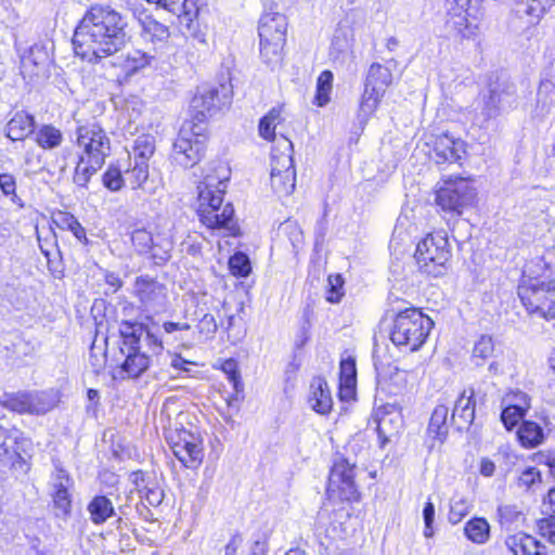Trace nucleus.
Returning a JSON list of instances; mask_svg holds the SVG:
<instances>
[{
	"label": "nucleus",
	"mask_w": 555,
	"mask_h": 555,
	"mask_svg": "<svg viewBox=\"0 0 555 555\" xmlns=\"http://www.w3.org/2000/svg\"><path fill=\"white\" fill-rule=\"evenodd\" d=\"M126 27V20L115 9L92 5L74 33L75 53L88 62L116 53L127 41Z\"/></svg>",
	"instance_id": "f257e3e1"
},
{
	"label": "nucleus",
	"mask_w": 555,
	"mask_h": 555,
	"mask_svg": "<svg viewBox=\"0 0 555 555\" xmlns=\"http://www.w3.org/2000/svg\"><path fill=\"white\" fill-rule=\"evenodd\" d=\"M190 418V413L180 410L172 400H166L159 415L164 437L172 453L184 467L194 469L204 460V444L201 431Z\"/></svg>",
	"instance_id": "f03ea898"
},
{
	"label": "nucleus",
	"mask_w": 555,
	"mask_h": 555,
	"mask_svg": "<svg viewBox=\"0 0 555 555\" xmlns=\"http://www.w3.org/2000/svg\"><path fill=\"white\" fill-rule=\"evenodd\" d=\"M215 173H206L198 189V215L203 224L209 229L233 231L235 228L232 204L223 203V193L230 179V169L219 163L214 167Z\"/></svg>",
	"instance_id": "7ed1b4c3"
},
{
	"label": "nucleus",
	"mask_w": 555,
	"mask_h": 555,
	"mask_svg": "<svg viewBox=\"0 0 555 555\" xmlns=\"http://www.w3.org/2000/svg\"><path fill=\"white\" fill-rule=\"evenodd\" d=\"M76 147L77 162L73 179L78 186L85 188L105 164L111 152V140L100 125L89 124L77 129Z\"/></svg>",
	"instance_id": "20e7f679"
},
{
	"label": "nucleus",
	"mask_w": 555,
	"mask_h": 555,
	"mask_svg": "<svg viewBox=\"0 0 555 555\" xmlns=\"http://www.w3.org/2000/svg\"><path fill=\"white\" fill-rule=\"evenodd\" d=\"M518 285V296L531 315L551 320L555 318V285L551 280L531 276V264H527Z\"/></svg>",
	"instance_id": "39448f33"
},
{
	"label": "nucleus",
	"mask_w": 555,
	"mask_h": 555,
	"mask_svg": "<svg viewBox=\"0 0 555 555\" xmlns=\"http://www.w3.org/2000/svg\"><path fill=\"white\" fill-rule=\"evenodd\" d=\"M397 72L398 62L393 59L387 60L384 64L373 63L370 66L358 111L361 125L366 124L376 112L386 90L392 85Z\"/></svg>",
	"instance_id": "423d86ee"
},
{
	"label": "nucleus",
	"mask_w": 555,
	"mask_h": 555,
	"mask_svg": "<svg viewBox=\"0 0 555 555\" xmlns=\"http://www.w3.org/2000/svg\"><path fill=\"white\" fill-rule=\"evenodd\" d=\"M433 324L431 319L418 309H406L397 314L390 332V339L405 351H415L424 344Z\"/></svg>",
	"instance_id": "0eeeda50"
},
{
	"label": "nucleus",
	"mask_w": 555,
	"mask_h": 555,
	"mask_svg": "<svg viewBox=\"0 0 555 555\" xmlns=\"http://www.w3.org/2000/svg\"><path fill=\"white\" fill-rule=\"evenodd\" d=\"M452 256L451 246L443 231L427 234L415 250L420 269L435 276L443 274Z\"/></svg>",
	"instance_id": "6e6552de"
},
{
	"label": "nucleus",
	"mask_w": 555,
	"mask_h": 555,
	"mask_svg": "<svg viewBox=\"0 0 555 555\" xmlns=\"http://www.w3.org/2000/svg\"><path fill=\"white\" fill-rule=\"evenodd\" d=\"M203 125L185 121L172 146V159L182 168L196 165L204 153L206 137Z\"/></svg>",
	"instance_id": "1a4fd4ad"
},
{
	"label": "nucleus",
	"mask_w": 555,
	"mask_h": 555,
	"mask_svg": "<svg viewBox=\"0 0 555 555\" xmlns=\"http://www.w3.org/2000/svg\"><path fill=\"white\" fill-rule=\"evenodd\" d=\"M476 190L464 178L446 181L436 193L437 205L448 214L461 216L464 209L474 205Z\"/></svg>",
	"instance_id": "9d476101"
},
{
	"label": "nucleus",
	"mask_w": 555,
	"mask_h": 555,
	"mask_svg": "<svg viewBox=\"0 0 555 555\" xmlns=\"http://www.w3.org/2000/svg\"><path fill=\"white\" fill-rule=\"evenodd\" d=\"M231 90L227 85L219 87L203 86L191 101V109L196 124L202 125L208 116H212L230 102Z\"/></svg>",
	"instance_id": "9b49d317"
},
{
	"label": "nucleus",
	"mask_w": 555,
	"mask_h": 555,
	"mask_svg": "<svg viewBox=\"0 0 555 555\" xmlns=\"http://www.w3.org/2000/svg\"><path fill=\"white\" fill-rule=\"evenodd\" d=\"M356 464L349 460L335 461L328 477L327 493L341 501H358L360 493L354 482Z\"/></svg>",
	"instance_id": "f8f14e48"
},
{
	"label": "nucleus",
	"mask_w": 555,
	"mask_h": 555,
	"mask_svg": "<svg viewBox=\"0 0 555 555\" xmlns=\"http://www.w3.org/2000/svg\"><path fill=\"white\" fill-rule=\"evenodd\" d=\"M426 145L429 157L438 165L455 163L466 154V143L449 133L430 135Z\"/></svg>",
	"instance_id": "ddd939ff"
},
{
	"label": "nucleus",
	"mask_w": 555,
	"mask_h": 555,
	"mask_svg": "<svg viewBox=\"0 0 555 555\" xmlns=\"http://www.w3.org/2000/svg\"><path fill=\"white\" fill-rule=\"evenodd\" d=\"M470 3L466 0L447 1L446 25L460 38H472L476 35V17L470 13Z\"/></svg>",
	"instance_id": "4468645a"
},
{
	"label": "nucleus",
	"mask_w": 555,
	"mask_h": 555,
	"mask_svg": "<svg viewBox=\"0 0 555 555\" xmlns=\"http://www.w3.org/2000/svg\"><path fill=\"white\" fill-rule=\"evenodd\" d=\"M30 449L31 441L22 433L0 431V465L22 467L25 464L24 455H27Z\"/></svg>",
	"instance_id": "2eb2a0df"
},
{
	"label": "nucleus",
	"mask_w": 555,
	"mask_h": 555,
	"mask_svg": "<svg viewBox=\"0 0 555 555\" xmlns=\"http://www.w3.org/2000/svg\"><path fill=\"white\" fill-rule=\"evenodd\" d=\"M134 294L146 310L158 311L166 305V287L147 276H140L135 280Z\"/></svg>",
	"instance_id": "dca6fc26"
},
{
	"label": "nucleus",
	"mask_w": 555,
	"mask_h": 555,
	"mask_svg": "<svg viewBox=\"0 0 555 555\" xmlns=\"http://www.w3.org/2000/svg\"><path fill=\"white\" fill-rule=\"evenodd\" d=\"M0 403L14 412L41 414L50 410L51 405L41 396L31 392L4 393Z\"/></svg>",
	"instance_id": "f3484780"
},
{
	"label": "nucleus",
	"mask_w": 555,
	"mask_h": 555,
	"mask_svg": "<svg viewBox=\"0 0 555 555\" xmlns=\"http://www.w3.org/2000/svg\"><path fill=\"white\" fill-rule=\"evenodd\" d=\"M293 143L286 137L275 139L271 154V172L296 176L293 159Z\"/></svg>",
	"instance_id": "a211bd4d"
},
{
	"label": "nucleus",
	"mask_w": 555,
	"mask_h": 555,
	"mask_svg": "<svg viewBox=\"0 0 555 555\" xmlns=\"http://www.w3.org/2000/svg\"><path fill=\"white\" fill-rule=\"evenodd\" d=\"M287 22L281 13H264L259 21V40L285 41Z\"/></svg>",
	"instance_id": "6ab92c4d"
},
{
	"label": "nucleus",
	"mask_w": 555,
	"mask_h": 555,
	"mask_svg": "<svg viewBox=\"0 0 555 555\" xmlns=\"http://www.w3.org/2000/svg\"><path fill=\"white\" fill-rule=\"evenodd\" d=\"M390 408L392 411H386V406L384 409L379 408L376 411V429L382 447L385 446L386 442L390 441L391 437L397 435L402 427L400 413L396 411L395 405H390Z\"/></svg>",
	"instance_id": "aec40b11"
},
{
	"label": "nucleus",
	"mask_w": 555,
	"mask_h": 555,
	"mask_svg": "<svg viewBox=\"0 0 555 555\" xmlns=\"http://www.w3.org/2000/svg\"><path fill=\"white\" fill-rule=\"evenodd\" d=\"M505 545L514 555H547L545 545L524 532L507 537Z\"/></svg>",
	"instance_id": "412c9836"
},
{
	"label": "nucleus",
	"mask_w": 555,
	"mask_h": 555,
	"mask_svg": "<svg viewBox=\"0 0 555 555\" xmlns=\"http://www.w3.org/2000/svg\"><path fill=\"white\" fill-rule=\"evenodd\" d=\"M48 53L42 46L34 44L21 55V73L26 78L38 75L48 62Z\"/></svg>",
	"instance_id": "4be33fe9"
},
{
	"label": "nucleus",
	"mask_w": 555,
	"mask_h": 555,
	"mask_svg": "<svg viewBox=\"0 0 555 555\" xmlns=\"http://www.w3.org/2000/svg\"><path fill=\"white\" fill-rule=\"evenodd\" d=\"M139 24L142 38L154 46H163L170 36L168 27L151 15L143 14L139 16Z\"/></svg>",
	"instance_id": "5701e85b"
},
{
	"label": "nucleus",
	"mask_w": 555,
	"mask_h": 555,
	"mask_svg": "<svg viewBox=\"0 0 555 555\" xmlns=\"http://www.w3.org/2000/svg\"><path fill=\"white\" fill-rule=\"evenodd\" d=\"M554 4L555 0H517L515 13L520 18L529 17L538 24Z\"/></svg>",
	"instance_id": "b1692460"
},
{
	"label": "nucleus",
	"mask_w": 555,
	"mask_h": 555,
	"mask_svg": "<svg viewBox=\"0 0 555 555\" xmlns=\"http://www.w3.org/2000/svg\"><path fill=\"white\" fill-rule=\"evenodd\" d=\"M473 390H464L454 404L452 421L459 428L469 426L475 418V404L473 402Z\"/></svg>",
	"instance_id": "393cba45"
},
{
	"label": "nucleus",
	"mask_w": 555,
	"mask_h": 555,
	"mask_svg": "<svg viewBox=\"0 0 555 555\" xmlns=\"http://www.w3.org/2000/svg\"><path fill=\"white\" fill-rule=\"evenodd\" d=\"M35 120L31 115L21 111L7 124V137L13 141L23 140L34 132Z\"/></svg>",
	"instance_id": "a878e982"
},
{
	"label": "nucleus",
	"mask_w": 555,
	"mask_h": 555,
	"mask_svg": "<svg viewBox=\"0 0 555 555\" xmlns=\"http://www.w3.org/2000/svg\"><path fill=\"white\" fill-rule=\"evenodd\" d=\"M145 333V325L135 322H122L120 325V335L124 339V346L127 351L135 352L141 349V340Z\"/></svg>",
	"instance_id": "bb28decb"
},
{
	"label": "nucleus",
	"mask_w": 555,
	"mask_h": 555,
	"mask_svg": "<svg viewBox=\"0 0 555 555\" xmlns=\"http://www.w3.org/2000/svg\"><path fill=\"white\" fill-rule=\"evenodd\" d=\"M327 386L328 384H317L315 387L313 385L311 386L308 401L311 409L319 414H327L333 406L332 395Z\"/></svg>",
	"instance_id": "cd10ccee"
},
{
	"label": "nucleus",
	"mask_w": 555,
	"mask_h": 555,
	"mask_svg": "<svg viewBox=\"0 0 555 555\" xmlns=\"http://www.w3.org/2000/svg\"><path fill=\"white\" fill-rule=\"evenodd\" d=\"M448 414L449 408L444 404H439L435 408L429 421L428 434L440 442H442L448 435Z\"/></svg>",
	"instance_id": "c85d7f7f"
},
{
	"label": "nucleus",
	"mask_w": 555,
	"mask_h": 555,
	"mask_svg": "<svg viewBox=\"0 0 555 555\" xmlns=\"http://www.w3.org/2000/svg\"><path fill=\"white\" fill-rule=\"evenodd\" d=\"M88 512L93 524H104L114 515V506L109 499L104 495H96L88 505Z\"/></svg>",
	"instance_id": "c756f323"
},
{
	"label": "nucleus",
	"mask_w": 555,
	"mask_h": 555,
	"mask_svg": "<svg viewBox=\"0 0 555 555\" xmlns=\"http://www.w3.org/2000/svg\"><path fill=\"white\" fill-rule=\"evenodd\" d=\"M37 144L44 150L59 147L63 142V134L60 129L52 125L41 126L35 133Z\"/></svg>",
	"instance_id": "7c9ffc66"
},
{
	"label": "nucleus",
	"mask_w": 555,
	"mask_h": 555,
	"mask_svg": "<svg viewBox=\"0 0 555 555\" xmlns=\"http://www.w3.org/2000/svg\"><path fill=\"white\" fill-rule=\"evenodd\" d=\"M465 535L476 544H483L489 540L490 526L485 518H474L464 527Z\"/></svg>",
	"instance_id": "2f4dec72"
},
{
	"label": "nucleus",
	"mask_w": 555,
	"mask_h": 555,
	"mask_svg": "<svg viewBox=\"0 0 555 555\" xmlns=\"http://www.w3.org/2000/svg\"><path fill=\"white\" fill-rule=\"evenodd\" d=\"M149 358L144 353L127 351L122 371L127 374L128 378H138L149 367Z\"/></svg>",
	"instance_id": "473e14b6"
},
{
	"label": "nucleus",
	"mask_w": 555,
	"mask_h": 555,
	"mask_svg": "<svg viewBox=\"0 0 555 555\" xmlns=\"http://www.w3.org/2000/svg\"><path fill=\"white\" fill-rule=\"evenodd\" d=\"M517 434L522 446L528 448L537 447L543 440L542 428L533 422H524Z\"/></svg>",
	"instance_id": "72a5a7b5"
},
{
	"label": "nucleus",
	"mask_w": 555,
	"mask_h": 555,
	"mask_svg": "<svg viewBox=\"0 0 555 555\" xmlns=\"http://www.w3.org/2000/svg\"><path fill=\"white\" fill-rule=\"evenodd\" d=\"M285 41L282 40H260V55L262 60L271 66L278 65L282 60V50Z\"/></svg>",
	"instance_id": "f704fd0d"
},
{
	"label": "nucleus",
	"mask_w": 555,
	"mask_h": 555,
	"mask_svg": "<svg viewBox=\"0 0 555 555\" xmlns=\"http://www.w3.org/2000/svg\"><path fill=\"white\" fill-rule=\"evenodd\" d=\"M333 74L330 70H323L317 80V93L314 103L322 107L325 106L331 100V93L333 88Z\"/></svg>",
	"instance_id": "c9c22d12"
},
{
	"label": "nucleus",
	"mask_w": 555,
	"mask_h": 555,
	"mask_svg": "<svg viewBox=\"0 0 555 555\" xmlns=\"http://www.w3.org/2000/svg\"><path fill=\"white\" fill-rule=\"evenodd\" d=\"M132 150L134 162L147 164L155 152V140L149 134L140 135L135 139Z\"/></svg>",
	"instance_id": "e433bc0d"
},
{
	"label": "nucleus",
	"mask_w": 555,
	"mask_h": 555,
	"mask_svg": "<svg viewBox=\"0 0 555 555\" xmlns=\"http://www.w3.org/2000/svg\"><path fill=\"white\" fill-rule=\"evenodd\" d=\"M216 390L228 406H237L244 399V384H218Z\"/></svg>",
	"instance_id": "4c0bfd02"
},
{
	"label": "nucleus",
	"mask_w": 555,
	"mask_h": 555,
	"mask_svg": "<svg viewBox=\"0 0 555 555\" xmlns=\"http://www.w3.org/2000/svg\"><path fill=\"white\" fill-rule=\"evenodd\" d=\"M53 221L57 227L70 231L77 240L87 241L83 227L73 215L59 212L53 217Z\"/></svg>",
	"instance_id": "58836bf2"
},
{
	"label": "nucleus",
	"mask_w": 555,
	"mask_h": 555,
	"mask_svg": "<svg viewBox=\"0 0 555 555\" xmlns=\"http://www.w3.org/2000/svg\"><path fill=\"white\" fill-rule=\"evenodd\" d=\"M295 181L296 176L291 173L271 172V188L279 197L291 195L295 189Z\"/></svg>",
	"instance_id": "ea45409f"
},
{
	"label": "nucleus",
	"mask_w": 555,
	"mask_h": 555,
	"mask_svg": "<svg viewBox=\"0 0 555 555\" xmlns=\"http://www.w3.org/2000/svg\"><path fill=\"white\" fill-rule=\"evenodd\" d=\"M154 59V54L142 52L141 50H134L127 55L124 68L128 74H133L139 69L149 66Z\"/></svg>",
	"instance_id": "a19ab883"
},
{
	"label": "nucleus",
	"mask_w": 555,
	"mask_h": 555,
	"mask_svg": "<svg viewBox=\"0 0 555 555\" xmlns=\"http://www.w3.org/2000/svg\"><path fill=\"white\" fill-rule=\"evenodd\" d=\"M147 178L149 165L140 163L139 160L134 162V165L125 171L126 183L133 190L142 186Z\"/></svg>",
	"instance_id": "79ce46f5"
},
{
	"label": "nucleus",
	"mask_w": 555,
	"mask_h": 555,
	"mask_svg": "<svg viewBox=\"0 0 555 555\" xmlns=\"http://www.w3.org/2000/svg\"><path fill=\"white\" fill-rule=\"evenodd\" d=\"M541 482L540 472L534 467H528L518 475L516 486L522 491H535Z\"/></svg>",
	"instance_id": "37998d69"
},
{
	"label": "nucleus",
	"mask_w": 555,
	"mask_h": 555,
	"mask_svg": "<svg viewBox=\"0 0 555 555\" xmlns=\"http://www.w3.org/2000/svg\"><path fill=\"white\" fill-rule=\"evenodd\" d=\"M281 120V112L278 108H272L266 116L260 119L259 134L266 140L275 139L274 130Z\"/></svg>",
	"instance_id": "c03bdc74"
},
{
	"label": "nucleus",
	"mask_w": 555,
	"mask_h": 555,
	"mask_svg": "<svg viewBox=\"0 0 555 555\" xmlns=\"http://www.w3.org/2000/svg\"><path fill=\"white\" fill-rule=\"evenodd\" d=\"M503 102V93L496 89H490L489 94L485 98L482 115L485 120L496 117L501 112Z\"/></svg>",
	"instance_id": "a18cd8bd"
},
{
	"label": "nucleus",
	"mask_w": 555,
	"mask_h": 555,
	"mask_svg": "<svg viewBox=\"0 0 555 555\" xmlns=\"http://www.w3.org/2000/svg\"><path fill=\"white\" fill-rule=\"evenodd\" d=\"M494 341L491 336L482 335L480 338L475 343V346L473 348V359L474 360H486L493 356L494 353Z\"/></svg>",
	"instance_id": "49530a36"
},
{
	"label": "nucleus",
	"mask_w": 555,
	"mask_h": 555,
	"mask_svg": "<svg viewBox=\"0 0 555 555\" xmlns=\"http://www.w3.org/2000/svg\"><path fill=\"white\" fill-rule=\"evenodd\" d=\"M132 245L139 254H146L153 248L154 238L145 229H137L131 234Z\"/></svg>",
	"instance_id": "de8ad7c7"
},
{
	"label": "nucleus",
	"mask_w": 555,
	"mask_h": 555,
	"mask_svg": "<svg viewBox=\"0 0 555 555\" xmlns=\"http://www.w3.org/2000/svg\"><path fill=\"white\" fill-rule=\"evenodd\" d=\"M172 241L170 238H162L153 243V248L149 251L157 264L166 262L170 258L172 249Z\"/></svg>",
	"instance_id": "09e8293b"
},
{
	"label": "nucleus",
	"mask_w": 555,
	"mask_h": 555,
	"mask_svg": "<svg viewBox=\"0 0 555 555\" xmlns=\"http://www.w3.org/2000/svg\"><path fill=\"white\" fill-rule=\"evenodd\" d=\"M524 400L526 401V397L524 396ZM526 406L520 405H512L505 408L501 414V420L506 427V429L511 430L518 424V422L522 418L524 410L528 406L525 402Z\"/></svg>",
	"instance_id": "8fccbe9b"
},
{
	"label": "nucleus",
	"mask_w": 555,
	"mask_h": 555,
	"mask_svg": "<svg viewBox=\"0 0 555 555\" xmlns=\"http://www.w3.org/2000/svg\"><path fill=\"white\" fill-rule=\"evenodd\" d=\"M103 184L111 191H119L126 183L125 173L116 167H108L102 177Z\"/></svg>",
	"instance_id": "3c124183"
},
{
	"label": "nucleus",
	"mask_w": 555,
	"mask_h": 555,
	"mask_svg": "<svg viewBox=\"0 0 555 555\" xmlns=\"http://www.w3.org/2000/svg\"><path fill=\"white\" fill-rule=\"evenodd\" d=\"M229 267L234 275L247 276L251 270L248 257L243 253L234 254L229 260Z\"/></svg>",
	"instance_id": "603ef678"
},
{
	"label": "nucleus",
	"mask_w": 555,
	"mask_h": 555,
	"mask_svg": "<svg viewBox=\"0 0 555 555\" xmlns=\"http://www.w3.org/2000/svg\"><path fill=\"white\" fill-rule=\"evenodd\" d=\"M339 382H357L356 360L351 356L340 361Z\"/></svg>",
	"instance_id": "864d4df0"
},
{
	"label": "nucleus",
	"mask_w": 555,
	"mask_h": 555,
	"mask_svg": "<svg viewBox=\"0 0 555 555\" xmlns=\"http://www.w3.org/2000/svg\"><path fill=\"white\" fill-rule=\"evenodd\" d=\"M51 485L53 491L68 490L72 487L73 482L67 472L64 470L59 465H55V470L51 476Z\"/></svg>",
	"instance_id": "5fc2aeb1"
},
{
	"label": "nucleus",
	"mask_w": 555,
	"mask_h": 555,
	"mask_svg": "<svg viewBox=\"0 0 555 555\" xmlns=\"http://www.w3.org/2000/svg\"><path fill=\"white\" fill-rule=\"evenodd\" d=\"M171 366L179 371L177 375H173L172 378H196L194 374H191V367L195 366V363L189 362L181 358L180 356H176L171 361Z\"/></svg>",
	"instance_id": "6e6d98bb"
},
{
	"label": "nucleus",
	"mask_w": 555,
	"mask_h": 555,
	"mask_svg": "<svg viewBox=\"0 0 555 555\" xmlns=\"http://www.w3.org/2000/svg\"><path fill=\"white\" fill-rule=\"evenodd\" d=\"M328 293H327V301L330 302H338L343 296V278L340 275H330L328 276Z\"/></svg>",
	"instance_id": "4d7b16f0"
},
{
	"label": "nucleus",
	"mask_w": 555,
	"mask_h": 555,
	"mask_svg": "<svg viewBox=\"0 0 555 555\" xmlns=\"http://www.w3.org/2000/svg\"><path fill=\"white\" fill-rule=\"evenodd\" d=\"M539 531L543 538L555 545V517L551 516L539 521Z\"/></svg>",
	"instance_id": "13d9d810"
},
{
	"label": "nucleus",
	"mask_w": 555,
	"mask_h": 555,
	"mask_svg": "<svg viewBox=\"0 0 555 555\" xmlns=\"http://www.w3.org/2000/svg\"><path fill=\"white\" fill-rule=\"evenodd\" d=\"M54 504L64 515L69 512L72 501L68 490H56L52 493Z\"/></svg>",
	"instance_id": "bf43d9fd"
},
{
	"label": "nucleus",
	"mask_w": 555,
	"mask_h": 555,
	"mask_svg": "<svg viewBox=\"0 0 555 555\" xmlns=\"http://www.w3.org/2000/svg\"><path fill=\"white\" fill-rule=\"evenodd\" d=\"M138 492L152 506H157L163 501V492L158 488L144 486L142 489H138Z\"/></svg>",
	"instance_id": "052dcab7"
},
{
	"label": "nucleus",
	"mask_w": 555,
	"mask_h": 555,
	"mask_svg": "<svg viewBox=\"0 0 555 555\" xmlns=\"http://www.w3.org/2000/svg\"><path fill=\"white\" fill-rule=\"evenodd\" d=\"M221 371L230 382H238L241 375L238 371V363L234 359H228L221 362Z\"/></svg>",
	"instance_id": "680f3d73"
},
{
	"label": "nucleus",
	"mask_w": 555,
	"mask_h": 555,
	"mask_svg": "<svg viewBox=\"0 0 555 555\" xmlns=\"http://www.w3.org/2000/svg\"><path fill=\"white\" fill-rule=\"evenodd\" d=\"M218 326L217 322L215 320V317L212 314H205L199 323H198V330L202 334H205L206 336H211L216 333Z\"/></svg>",
	"instance_id": "e2e57ef3"
},
{
	"label": "nucleus",
	"mask_w": 555,
	"mask_h": 555,
	"mask_svg": "<svg viewBox=\"0 0 555 555\" xmlns=\"http://www.w3.org/2000/svg\"><path fill=\"white\" fill-rule=\"evenodd\" d=\"M144 341L149 345L150 349L157 352L163 349L162 339L152 332L151 328L145 326V333L143 335Z\"/></svg>",
	"instance_id": "0e129e2a"
},
{
	"label": "nucleus",
	"mask_w": 555,
	"mask_h": 555,
	"mask_svg": "<svg viewBox=\"0 0 555 555\" xmlns=\"http://www.w3.org/2000/svg\"><path fill=\"white\" fill-rule=\"evenodd\" d=\"M15 179L12 175L1 173L0 175V189L5 195H11L15 193Z\"/></svg>",
	"instance_id": "69168bd1"
},
{
	"label": "nucleus",
	"mask_w": 555,
	"mask_h": 555,
	"mask_svg": "<svg viewBox=\"0 0 555 555\" xmlns=\"http://www.w3.org/2000/svg\"><path fill=\"white\" fill-rule=\"evenodd\" d=\"M540 261H542L546 271L550 275L555 273V247L546 249Z\"/></svg>",
	"instance_id": "338daca9"
},
{
	"label": "nucleus",
	"mask_w": 555,
	"mask_h": 555,
	"mask_svg": "<svg viewBox=\"0 0 555 555\" xmlns=\"http://www.w3.org/2000/svg\"><path fill=\"white\" fill-rule=\"evenodd\" d=\"M356 385L357 384H339L338 395L340 400L350 401L356 397Z\"/></svg>",
	"instance_id": "774afa93"
}]
</instances>
